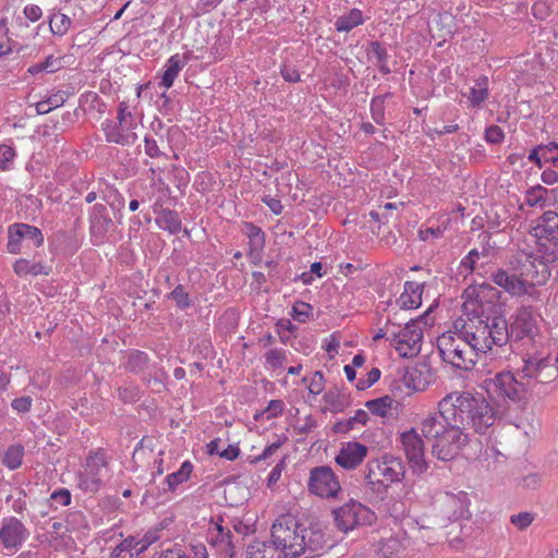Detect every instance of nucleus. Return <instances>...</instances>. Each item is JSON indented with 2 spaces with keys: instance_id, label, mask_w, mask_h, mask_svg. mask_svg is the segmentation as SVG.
I'll list each match as a JSON object with an SVG mask.
<instances>
[{
  "instance_id": "f257e3e1",
  "label": "nucleus",
  "mask_w": 558,
  "mask_h": 558,
  "mask_svg": "<svg viewBox=\"0 0 558 558\" xmlns=\"http://www.w3.org/2000/svg\"><path fill=\"white\" fill-rule=\"evenodd\" d=\"M438 409L446 421L453 422L462 432L473 428L476 433H485L496 420L489 402L468 391L448 393L438 402Z\"/></svg>"
},
{
  "instance_id": "f03ea898",
  "label": "nucleus",
  "mask_w": 558,
  "mask_h": 558,
  "mask_svg": "<svg viewBox=\"0 0 558 558\" xmlns=\"http://www.w3.org/2000/svg\"><path fill=\"white\" fill-rule=\"evenodd\" d=\"M271 539L282 558H298L306 553L317 555L328 547L322 530L300 524L292 515H281L274 522Z\"/></svg>"
},
{
  "instance_id": "7ed1b4c3",
  "label": "nucleus",
  "mask_w": 558,
  "mask_h": 558,
  "mask_svg": "<svg viewBox=\"0 0 558 558\" xmlns=\"http://www.w3.org/2000/svg\"><path fill=\"white\" fill-rule=\"evenodd\" d=\"M421 430L426 439L433 440L432 453L441 461L454 459L469 441L468 434L453 422L446 421L439 410L422 422Z\"/></svg>"
},
{
  "instance_id": "20e7f679",
  "label": "nucleus",
  "mask_w": 558,
  "mask_h": 558,
  "mask_svg": "<svg viewBox=\"0 0 558 558\" xmlns=\"http://www.w3.org/2000/svg\"><path fill=\"white\" fill-rule=\"evenodd\" d=\"M469 347L476 353H486L493 345L501 347L508 342V323L502 317H494L487 322L477 320L463 323L459 329Z\"/></svg>"
},
{
  "instance_id": "39448f33",
  "label": "nucleus",
  "mask_w": 558,
  "mask_h": 558,
  "mask_svg": "<svg viewBox=\"0 0 558 558\" xmlns=\"http://www.w3.org/2000/svg\"><path fill=\"white\" fill-rule=\"evenodd\" d=\"M517 371L525 384H529L531 393L537 397L546 395L547 386L558 377L557 368L548 355H529Z\"/></svg>"
},
{
  "instance_id": "423d86ee",
  "label": "nucleus",
  "mask_w": 558,
  "mask_h": 558,
  "mask_svg": "<svg viewBox=\"0 0 558 558\" xmlns=\"http://www.w3.org/2000/svg\"><path fill=\"white\" fill-rule=\"evenodd\" d=\"M454 331H447L437 339V349L441 359L456 368L471 369L476 363V353L470 349L468 341L462 337L459 322L454 324Z\"/></svg>"
},
{
  "instance_id": "0eeeda50",
  "label": "nucleus",
  "mask_w": 558,
  "mask_h": 558,
  "mask_svg": "<svg viewBox=\"0 0 558 558\" xmlns=\"http://www.w3.org/2000/svg\"><path fill=\"white\" fill-rule=\"evenodd\" d=\"M485 389L492 398L510 401L513 403L525 404L531 396L529 384L511 371L497 373L493 378L484 381Z\"/></svg>"
},
{
  "instance_id": "6e6552de",
  "label": "nucleus",
  "mask_w": 558,
  "mask_h": 558,
  "mask_svg": "<svg viewBox=\"0 0 558 558\" xmlns=\"http://www.w3.org/2000/svg\"><path fill=\"white\" fill-rule=\"evenodd\" d=\"M510 264L517 266V270H519V275L526 286L529 298L539 301L541 291L536 288L545 284L550 278L548 263L538 256L520 255L512 259Z\"/></svg>"
},
{
  "instance_id": "1a4fd4ad",
  "label": "nucleus",
  "mask_w": 558,
  "mask_h": 558,
  "mask_svg": "<svg viewBox=\"0 0 558 558\" xmlns=\"http://www.w3.org/2000/svg\"><path fill=\"white\" fill-rule=\"evenodd\" d=\"M107 473L106 453L102 450L90 452L86 457L83 469L76 474V485L84 493L96 494L102 487Z\"/></svg>"
},
{
  "instance_id": "9d476101",
  "label": "nucleus",
  "mask_w": 558,
  "mask_h": 558,
  "mask_svg": "<svg viewBox=\"0 0 558 558\" xmlns=\"http://www.w3.org/2000/svg\"><path fill=\"white\" fill-rule=\"evenodd\" d=\"M404 474V464L401 459L385 456L381 459L368 462L365 480L369 485L375 486L378 484L383 487H388L393 483L401 482Z\"/></svg>"
},
{
  "instance_id": "9b49d317",
  "label": "nucleus",
  "mask_w": 558,
  "mask_h": 558,
  "mask_svg": "<svg viewBox=\"0 0 558 558\" xmlns=\"http://www.w3.org/2000/svg\"><path fill=\"white\" fill-rule=\"evenodd\" d=\"M31 532L16 517H4L0 522V553L12 556L29 538Z\"/></svg>"
},
{
  "instance_id": "f8f14e48",
  "label": "nucleus",
  "mask_w": 558,
  "mask_h": 558,
  "mask_svg": "<svg viewBox=\"0 0 558 558\" xmlns=\"http://www.w3.org/2000/svg\"><path fill=\"white\" fill-rule=\"evenodd\" d=\"M424 316L411 319L399 332L391 333V345L402 357H413L421 352L423 330L418 324Z\"/></svg>"
},
{
  "instance_id": "ddd939ff",
  "label": "nucleus",
  "mask_w": 558,
  "mask_h": 558,
  "mask_svg": "<svg viewBox=\"0 0 558 558\" xmlns=\"http://www.w3.org/2000/svg\"><path fill=\"white\" fill-rule=\"evenodd\" d=\"M307 488L320 498H337L341 486L333 470L328 465L313 468L310 471Z\"/></svg>"
},
{
  "instance_id": "4468645a",
  "label": "nucleus",
  "mask_w": 558,
  "mask_h": 558,
  "mask_svg": "<svg viewBox=\"0 0 558 558\" xmlns=\"http://www.w3.org/2000/svg\"><path fill=\"white\" fill-rule=\"evenodd\" d=\"M333 517L338 529L349 532L359 525L371 524L374 519V512L361 502L350 500L333 510Z\"/></svg>"
},
{
  "instance_id": "2eb2a0df",
  "label": "nucleus",
  "mask_w": 558,
  "mask_h": 558,
  "mask_svg": "<svg viewBox=\"0 0 558 558\" xmlns=\"http://www.w3.org/2000/svg\"><path fill=\"white\" fill-rule=\"evenodd\" d=\"M22 242L33 244L40 247L44 244V234L41 230L35 226L15 222L8 228L7 250L11 254H20L22 252Z\"/></svg>"
},
{
  "instance_id": "dca6fc26",
  "label": "nucleus",
  "mask_w": 558,
  "mask_h": 558,
  "mask_svg": "<svg viewBox=\"0 0 558 558\" xmlns=\"http://www.w3.org/2000/svg\"><path fill=\"white\" fill-rule=\"evenodd\" d=\"M401 444L413 472L423 473L428 465L425 460L424 441L415 429H410L401 434Z\"/></svg>"
},
{
  "instance_id": "f3484780",
  "label": "nucleus",
  "mask_w": 558,
  "mask_h": 558,
  "mask_svg": "<svg viewBox=\"0 0 558 558\" xmlns=\"http://www.w3.org/2000/svg\"><path fill=\"white\" fill-rule=\"evenodd\" d=\"M536 317L532 306H521L517 310L513 320L508 327V341L532 339L536 333Z\"/></svg>"
},
{
  "instance_id": "a211bd4d",
  "label": "nucleus",
  "mask_w": 558,
  "mask_h": 558,
  "mask_svg": "<svg viewBox=\"0 0 558 558\" xmlns=\"http://www.w3.org/2000/svg\"><path fill=\"white\" fill-rule=\"evenodd\" d=\"M490 280L513 298L529 296L526 286L519 275V270H517L515 265H511L510 269H494L490 272Z\"/></svg>"
},
{
  "instance_id": "6ab92c4d",
  "label": "nucleus",
  "mask_w": 558,
  "mask_h": 558,
  "mask_svg": "<svg viewBox=\"0 0 558 558\" xmlns=\"http://www.w3.org/2000/svg\"><path fill=\"white\" fill-rule=\"evenodd\" d=\"M438 502L442 514L449 521H458L470 518V500L465 492H445L439 496Z\"/></svg>"
},
{
  "instance_id": "aec40b11",
  "label": "nucleus",
  "mask_w": 558,
  "mask_h": 558,
  "mask_svg": "<svg viewBox=\"0 0 558 558\" xmlns=\"http://www.w3.org/2000/svg\"><path fill=\"white\" fill-rule=\"evenodd\" d=\"M101 128L108 143L131 146L137 141V134L134 132L136 123H120L107 119L101 123Z\"/></svg>"
},
{
  "instance_id": "412c9836",
  "label": "nucleus",
  "mask_w": 558,
  "mask_h": 558,
  "mask_svg": "<svg viewBox=\"0 0 558 558\" xmlns=\"http://www.w3.org/2000/svg\"><path fill=\"white\" fill-rule=\"evenodd\" d=\"M112 220L102 204H95L89 211V233L93 244H102L112 226Z\"/></svg>"
},
{
  "instance_id": "4be33fe9",
  "label": "nucleus",
  "mask_w": 558,
  "mask_h": 558,
  "mask_svg": "<svg viewBox=\"0 0 558 558\" xmlns=\"http://www.w3.org/2000/svg\"><path fill=\"white\" fill-rule=\"evenodd\" d=\"M368 448L357 441L342 444L335 460L338 465L345 470L356 469L367 457Z\"/></svg>"
},
{
  "instance_id": "5701e85b",
  "label": "nucleus",
  "mask_w": 558,
  "mask_h": 558,
  "mask_svg": "<svg viewBox=\"0 0 558 558\" xmlns=\"http://www.w3.org/2000/svg\"><path fill=\"white\" fill-rule=\"evenodd\" d=\"M207 541L220 555L228 558L234 557L233 534L230 529L221 523L215 522L211 524L208 530Z\"/></svg>"
},
{
  "instance_id": "b1692460",
  "label": "nucleus",
  "mask_w": 558,
  "mask_h": 558,
  "mask_svg": "<svg viewBox=\"0 0 558 558\" xmlns=\"http://www.w3.org/2000/svg\"><path fill=\"white\" fill-rule=\"evenodd\" d=\"M157 538L156 532H147L141 538L128 536L111 550L109 558H120L123 553H130V557L134 555L140 556L155 543Z\"/></svg>"
},
{
  "instance_id": "393cba45",
  "label": "nucleus",
  "mask_w": 558,
  "mask_h": 558,
  "mask_svg": "<svg viewBox=\"0 0 558 558\" xmlns=\"http://www.w3.org/2000/svg\"><path fill=\"white\" fill-rule=\"evenodd\" d=\"M424 283L415 281H405L403 292L397 299V304L401 310H415L422 304V293Z\"/></svg>"
},
{
  "instance_id": "a878e982",
  "label": "nucleus",
  "mask_w": 558,
  "mask_h": 558,
  "mask_svg": "<svg viewBox=\"0 0 558 558\" xmlns=\"http://www.w3.org/2000/svg\"><path fill=\"white\" fill-rule=\"evenodd\" d=\"M487 291H494V288L489 282L478 283L477 287H469L464 291L465 301L463 306L465 311L475 316L483 314L484 310L481 295Z\"/></svg>"
},
{
  "instance_id": "bb28decb",
  "label": "nucleus",
  "mask_w": 558,
  "mask_h": 558,
  "mask_svg": "<svg viewBox=\"0 0 558 558\" xmlns=\"http://www.w3.org/2000/svg\"><path fill=\"white\" fill-rule=\"evenodd\" d=\"M245 234L248 238L250 252L248 256L254 264L262 259V253L265 246L264 231L252 222H245Z\"/></svg>"
},
{
  "instance_id": "cd10ccee",
  "label": "nucleus",
  "mask_w": 558,
  "mask_h": 558,
  "mask_svg": "<svg viewBox=\"0 0 558 558\" xmlns=\"http://www.w3.org/2000/svg\"><path fill=\"white\" fill-rule=\"evenodd\" d=\"M469 102L470 107L480 109L489 97V80L486 75H482L474 81L468 93L462 94Z\"/></svg>"
},
{
  "instance_id": "c85d7f7f",
  "label": "nucleus",
  "mask_w": 558,
  "mask_h": 558,
  "mask_svg": "<svg viewBox=\"0 0 558 558\" xmlns=\"http://www.w3.org/2000/svg\"><path fill=\"white\" fill-rule=\"evenodd\" d=\"M488 250L483 248L482 252H480L477 248L471 250L460 262V272L464 274V277L466 278L469 275L476 272L480 276H484V264L480 263V259L482 257H487Z\"/></svg>"
},
{
  "instance_id": "c756f323",
  "label": "nucleus",
  "mask_w": 558,
  "mask_h": 558,
  "mask_svg": "<svg viewBox=\"0 0 558 558\" xmlns=\"http://www.w3.org/2000/svg\"><path fill=\"white\" fill-rule=\"evenodd\" d=\"M186 57L181 56L180 53L171 56L165 64V71L161 76L160 86L165 87L166 89L172 87L175 78L182 69L186 65Z\"/></svg>"
},
{
  "instance_id": "7c9ffc66",
  "label": "nucleus",
  "mask_w": 558,
  "mask_h": 558,
  "mask_svg": "<svg viewBox=\"0 0 558 558\" xmlns=\"http://www.w3.org/2000/svg\"><path fill=\"white\" fill-rule=\"evenodd\" d=\"M534 235L539 236H558V214L554 210H546L534 226Z\"/></svg>"
},
{
  "instance_id": "2f4dec72",
  "label": "nucleus",
  "mask_w": 558,
  "mask_h": 558,
  "mask_svg": "<svg viewBox=\"0 0 558 558\" xmlns=\"http://www.w3.org/2000/svg\"><path fill=\"white\" fill-rule=\"evenodd\" d=\"M398 402L390 396H384L365 403L366 409L374 415L381 418L392 417V411L397 409Z\"/></svg>"
},
{
  "instance_id": "473e14b6",
  "label": "nucleus",
  "mask_w": 558,
  "mask_h": 558,
  "mask_svg": "<svg viewBox=\"0 0 558 558\" xmlns=\"http://www.w3.org/2000/svg\"><path fill=\"white\" fill-rule=\"evenodd\" d=\"M368 59L373 62L375 66H377L381 74L387 75L391 73V69L388 64V50L380 41H371Z\"/></svg>"
},
{
  "instance_id": "72a5a7b5",
  "label": "nucleus",
  "mask_w": 558,
  "mask_h": 558,
  "mask_svg": "<svg viewBox=\"0 0 558 558\" xmlns=\"http://www.w3.org/2000/svg\"><path fill=\"white\" fill-rule=\"evenodd\" d=\"M556 190H548L541 184L529 187L524 192V203L529 207L544 208L548 205L549 193H555Z\"/></svg>"
},
{
  "instance_id": "f704fd0d",
  "label": "nucleus",
  "mask_w": 558,
  "mask_h": 558,
  "mask_svg": "<svg viewBox=\"0 0 558 558\" xmlns=\"http://www.w3.org/2000/svg\"><path fill=\"white\" fill-rule=\"evenodd\" d=\"M536 239L538 257H541L548 264L558 260V235H543Z\"/></svg>"
},
{
  "instance_id": "c9c22d12",
  "label": "nucleus",
  "mask_w": 558,
  "mask_h": 558,
  "mask_svg": "<svg viewBox=\"0 0 558 558\" xmlns=\"http://www.w3.org/2000/svg\"><path fill=\"white\" fill-rule=\"evenodd\" d=\"M155 221L160 229L168 231L170 234H177L182 229V221L179 214L169 208L162 209Z\"/></svg>"
},
{
  "instance_id": "e433bc0d",
  "label": "nucleus",
  "mask_w": 558,
  "mask_h": 558,
  "mask_svg": "<svg viewBox=\"0 0 558 558\" xmlns=\"http://www.w3.org/2000/svg\"><path fill=\"white\" fill-rule=\"evenodd\" d=\"M364 23V16L361 10L351 9L348 13L339 16L335 22L337 32H350Z\"/></svg>"
},
{
  "instance_id": "4c0bfd02",
  "label": "nucleus",
  "mask_w": 558,
  "mask_h": 558,
  "mask_svg": "<svg viewBox=\"0 0 558 558\" xmlns=\"http://www.w3.org/2000/svg\"><path fill=\"white\" fill-rule=\"evenodd\" d=\"M149 364V356L146 352L140 350L130 351L124 363L125 369L131 373H142Z\"/></svg>"
},
{
  "instance_id": "58836bf2",
  "label": "nucleus",
  "mask_w": 558,
  "mask_h": 558,
  "mask_svg": "<svg viewBox=\"0 0 558 558\" xmlns=\"http://www.w3.org/2000/svg\"><path fill=\"white\" fill-rule=\"evenodd\" d=\"M13 270L19 277L48 275L41 263L32 262L26 258L17 259L13 265Z\"/></svg>"
},
{
  "instance_id": "ea45409f",
  "label": "nucleus",
  "mask_w": 558,
  "mask_h": 558,
  "mask_svg": "<svg viewBox=\"0 0 558 558\" xmlns=\"http://www.w3.org/2000/svg\"><path fill=\"white\" fill-rule=\"evenodd\" d=\"M24 447L20 444H14L9 446V448L5 450L2 462L9 470H16L19 469L23 463L24 458Z\"/></svg>"
},
{
  "instance_id": "a19ab883",
  "label": "nucleus",
  "mask_w": 558,
  "mask_h": 558,
  "mask_svg": "<svg viewBox=\"0 0 558 558\" xmlns=\"http://www.w3.org/2000/svg\"><path fill=\"white\" fill-rule=\"evenodd\" d=\"M192 471L193 464L190 461H184L177 472H173L166 477L168 490L173 492L180 484L187 481Z\"/></svg>"
},
{
  "instance_id": "79ce46f5",
  "label": "nucleus",
  "mask_w": 558,
  "mask_h": 558,
  "mask_svg": "<svg viewBox=\"0 0 558 558\" xmlns=\"http://www.w3.org/2000/svg\"><path fill=\"white\" fill-rule=\"evenodd\" d=\"M65 524L69 531H84L89 529L87 518L81 510L68 511L65 515Z\"/></svg>"
},
{
  "instance_id": "37998d69",
  "label": "nucleus",
  "mask_w": 558,
  "mask_h": 558,
  "mask_svg": "<svg viewBox=\"0 0 558 558\" xmlns=\"http://www.w3.org/2000/svg\"><path fill=\"white\" fill-rule=\"evenodd\" d=\"M71 26V19L61 13H53L49 20V27L53 35L63 36Z\"/></svg>"
},
{
  "instance_id": "c03bdc74",
  "label": "nucleus",
  "mask_w": 558,
  "mask_h": 558,
  "mask_svg": "<svg viewBox=\"0 0 558 558\" xmlns=\"http://www.w3.org/2000/svg\"><path fill=\"white\" fill-rule=\"evenodd\" d=\"M402 381L412 391H423L427 385L426 381L422 379V372L416 368L407 371Z\"/></svg>"
},
{
  "instance_id": "a18cd8bd",
  "label": "nucleus",
  "mask_w": 558,
  "mask_h": 558,
  "mask_svg": "<svg viewBox=\"0 0 558 558\" xmlns=\"http://www.w3.org/2000/svg\"><path fill=\"white\" fill-rule=\"evenodd\" d=\"M287 361V352L283 349H270L265 353L266 367L281 368Z\"/></svg>"
},
{
  "instance_id": "49530a36",
  "label": "nucleus",
  "mask_w": 558,
  "mask_h": 558,
  "mask_svg": "<svg viewBox=\"0 0 558 558\" xmlns=\"http://www.w3.org/2000/svg\"><path fill=\"white\" fill-rule=\"evenodd\" d=\"M169 299L174 301L180 310H186L191 306V299L182 284H178L168 295Z\"/></svg>"
},
{
  "instance_id": "de8ad7c7",
  "label": "nucleus",
  "mask_w": 558,
  "mask_h": 558,
  "mask_svg": "<svg viewBox=\"0 0 558 558\" xmlns=\"http://www.w3.org/2000/svg\"><path fill=\"white\" fill-rule=\"evenodd\" d=\"M372 118L377 124H383L385 120V97L377 96L371 101Z\"/></svg>"
},
{
  "instance_id": "09e8293b",
  "label": "nucleus",
  "mask_w": 558,
  "mask_h": 558,
  "mask_svg": "<svg viewBox=\"0 0 558 558\" xmlns=\"http://www.w3.org/2000/svg\"><path fill=\"white\" fill-rule=\"evenodd\" d=\"M303 381H307V377H304ZM324 388H325L324 374H323V372L317 371L308 379L307 389L312 395L317 396L323 392Z\"/></svg>"
},
{
  "instance_id": "8fccbe9b",
  "label": "nucleus",
  "mask_w": 558,
  "mask_h": 558,
  "mask_svg": "<svg viewBox=\"0 0 558 558\" xmlns=\"http://www.w3.org/2000/svg\"><path fill=\"white\" fill-rule=\"evenodd\" d=\"M313 307L305 302H296L292 307V317L299 323H305L311 314Z\"/></svg>"
},
{
  "instance_id": "3c124183",
  "label": "nucleus",
  "mask_w": 558,
  "mask_h": 558,
  "mask_svg": "<svg viewBox=\"0 0 558 558\" xmlns=\"http://www.w3.org/2000/svg\"><path fill=\"white\" fill-rule=\"evenodd\" d=\"M50 500L56 507H65L71 504L72 495L68 488H57L50 494Z\"/></svg>"
},
{
  "instance_id": "603ef678",
  "label": "nucleus",
  "mask_w": 558,
  "mask_h": 558,
  "mask_svg": "<svg viewBox=\"0 0 558 558\" xmlns=\"http://www.w3.org/2000/svg\"><path fill=\"white\" fill-rule=\"evenodd\" d=\"M15 157V150L13 147L2 144L0 145V169L5 171L12 166Z\"/></svg>"
},
{
  "instance_id": "864d4df0",
  "label": "nucleus",
  "mask_w": 558,
  "mask_h": 558,
  "mask_svg": "<svg viewBox=\"0 0 558 558\" xmlns=\"http://www.w3.org/2000/svg\"><path fill=\"white\" fill-rule=\"evenodd\" d=\"M534 521V514L531 512H520L510 517V522L519 530L526 529Z\"/></svg>"
},
{
  "instance_id": "5fc2aeb1",
  "label": "nucleus",
  "mask_w": 558,
  "mask_h": 558,
  "mask_svg": "<svg viewBox=\"0 0 558 558\" xmlns=\"http://www.w3.org/2000/svg\"><path fill=\"white\" fill-rule=\"evenodd\" d=\"M485 141L489 144H499L505 140V133L498 125H489L485 130Z\"/></svg>"
},
{
  "instance_id": "6e6d98bb",
  "label": "nucleus",
  "mask_w": 558,
  "mask_h": 558,
  "mask_svg": "<svg viewBox=\"0 0 558 558\" xmlns=\"http://www.w3.org/2000/svg\"><path fill=\"white\" fill-rule=\"evenodd\" d=\"M64 59H65V56H62V57L48 56L46 58V60L44 61L45 72L54 73V72L61 70L62 68H64Z\"/></svg>"
},
{
  "instance_id": "4d7b16f0",
  "label": "nucleus",
  "mask_w": 558,
  "mask_h": 558,
  "mask_svg": "<svg viewBox=\"0 0 558 558\" xmlns=\"http://www.w3.org/2000/svg\"><path fill=\"white\" fill-rule=\"evenodd\" d=\"M144 143H145V154L147 156H149L150 158H158L163 155V153L159 149L157 141L153 136L145 135Z\"/></svg>"
},
{
  "instance_id": "13d9d810",
  "label": "nucleus",
  "mask_w": 558,
  "mask_h": 558,
  "mask_svg": "<svg viewBox=\"0 0 558 558\" xmlns=\"http://www.w3.org/2000/svg\"><path fill=\"white\" fill-rule=\"evenodd\" d=\"M117 121L120 123H135L130 106L126 101H121L118 105Z\"/></svg>"
},
{
  "instance_id": "bf43d9fd",
  "label": "nucleus",
  "mask_w": 558,
  "mask_h": 558,
  "mask_svg": "<svg viewBox=\"0 0 558 558\" xmlns=\"http://www.w3.org/2000/svg\"><path fill=\"white\" fill-rule=\"evenodd\" d=\"M286 458H282L270 471L267 477V486L272 487L281 477L283 470L286 469Z\"/></svg>"
},
{
  "instance_id": "052dcab7",
  "label": "nucleus",
  "mask_w": 558,
  "mask_h": 558,
  "mask_svg": "<svg viewBox=\"0 0 558 558\" xmlns=\"http://www.w3.org/2000/svg\"><path fill=\"white\" fill-rule=\"evenodd\" d=\"M317 427V421L314 416L307 415L303 420L302 423H300L295 429L298 430V434L300 435H307L312 433Z\"/></svg>"
},
{
  "instance_id": "680f3d73",
  "label": "nucleus",
  "mask_w": 558,
  "mask_h": 558,
  "mask_svg": "<svg viewBox=\"0 0 558 558\" xmlns=\"http://www.w3.org/2000/svg\"><path fill=\"white\" fill-rule=\"evenodd\" d=\"M283 444V440L278 439L277 441L268 445L263 452L255 457L252 462L258 463L259 461H264L269 459Z\"/></svg>"
},
{
  "instance_id": "e2e57ef3",
  "label": "nucleus",
  "mask_w": 558,
  "mask_h": 558,
  "mask_svg": "<svg viewBox=\"0 0 558 558\" xmlns=\"http://www.w3.org/2000/svg\"><path fill=\"white\" fill-rule=\"evenodd\" d=\"M32 402H33V400L31 397L24 396V397L15 398L12 401L11 405H12L13 410H15L16 412L26 413L31 410Z\"/></svg>"
},
{
  "instance_id": "0e129e2a",
  "label": "nucleus",
  "mask_w": 558,
  "mask_h": 558,
  "mask_svg": "<svg viewBox=\"0 0 558 558\" xmlns=\"http://www.w3.org/2000/svg\"><path fill=\"white\" fill-rule=\"evenodd\" d=\"M23 13L25 17L33 23L39 21L43 16L41 8L36 4L25 5Z\"/></svg>"
},
{
  "instance_id": "69168bd1",
  "label": "nucleus",
  "mask_w": 558,
  "mask_h": 558,
  "mask_svg": "<svg viewBox=\"0 0 558 558\" xmlns=\"http://www.w3.org/2000/svg\"><path fill=\"white\" fill-rule=\"evenodd\" d=\"M339 398H340V396L337 391H328L324 396L325 402L335 412L340 411L343 405L342 402L339 400Z\"/></svg>"
},
{
  "instance_id": "338daca9",
  "label": "nucleus",
  "mask_w": 558,
  "mask_h": 558,
  "mask_svg": "<svg viewBox=\"0 0 558 558\" xmlns=\"http://www.w3.org/2000/svg\"><path fill=\"white\" fill-rule=\"evenodd\" d=\"M222 0H198L196 4V10L198 14H205L213 11L220 4Z\"/></svg>"
},
{
  "instance_id": "774afa93",
  "label": "nucleus",
  "mask_w": 558,
  "mask_h": 558,
  "mask_svg": "<svg viewBox=\"0 0 558 558\" xmlns=\"http://www.w3.org/2000/svg\"><path fill=\"white\" fill-rule=\"evenodd\" d=\"M280 72H281V75L284 78V81H287L289 83H295V82L300 81V73H299L298 69H295L294 66H290V65L286 64L281 68Z\"/></svg>"
}]
</instances>
